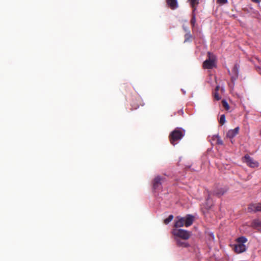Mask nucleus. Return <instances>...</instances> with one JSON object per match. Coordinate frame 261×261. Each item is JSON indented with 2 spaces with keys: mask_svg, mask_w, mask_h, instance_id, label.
Here are the masks:
<instances>
[{
  "mask_svg": "<svg viewBox=\"0 0 261 261\" xmlns=\"http://www.w3.org/2000/svg\"><path fill=\"white\" fill-rule=\"evenodd\" d=\"M195 23H196V15L194 13V12L193 11L192 16V18L191 19V24L192 27H194L195 26Z\"/></svg>",
  "mask_w": 261,
  "mask_h": 261,
  "instance_id": "15",
  "label": "nucleus"
},
{
  "mask_svg": "<svg viewBox=\"0 0 261 261\" xmlns=\"http://www.w3.org/2000/svg\"><path fill=\"white\" fill-rule=\"evenodd\" d=\"M219 89H220L219 86H217L215 89V91L218 92V91L219 90Z\"/></svg>",
  "mask_w": 261,
  "mask_h": 261,
  "instance_id": "23",
  "label": "nucleus"
},
{
  "mask_svg": "<svg viewBox=\"0 0 261 261\" xmlns=\"http://www.w3.org/2000/svg\"><path fill=\"white\" fill-rule=\"evenodd\" d=\"M247 210L248 212L250 213L261 212V203L250 204L248 205Z\"/></svg>",
  "mask_w": 261,
  "mask_h": 261,
  "instance_id": "7",
  "label": "nucleus"
},
{
  "mask_svg": "<svg viewBox=\"0 0 261 261\" xmlns=\"http://www.w3.org/2000/svg\"><path fill=\"white\" fill-rule=\"evenodd\" d=\"M217 3L220 4L224 5L227 3V0H217Z\"/></svg>",
  "mask_w": 261,
  "mask_h": 261,
  "instance_id": "22",
  "label": "nucleus"
},
{
  "mask_svg": "<svg viewBox=\"0 0 261 261\" xmlns=\"http://www.w3.org/2000/svg\"><path fill=\"white\" fill-rule=\"evenodd\" d=\"M260 136H261V129H260Z\"/></svg>",
  "mask_w": 261,
  "mask_h": 261,
  "instance_id": "26",
  "label": "nucleus"
},
{
  "mask_svg": "<svg viewBox=\"0 0 261 261\" xmlns=\"http://www.w3.org/2000/svg\"><path fill=\"white\" fill-rule=\"evenodd\" d=\"M225 122V116L224 115H222L221 116H220V120H219V123L221 124V125H223Z\"/></svg>",
  "mask_w": 261,
  "mask_h": 261,
  "instance_id": "19",
  "label": "nucleus"
},
{
  "mask_svg": "<svg viewBox=\"0 0 261 261\" xmlns=\"http://www.w3.org/2000/svg\"><path fill=\"white\" fill-rule=\"evenodd\" d=\"M208 59L203 63V67L204 69H212L215 66V57L210 52L207 53Z\"/></svg>",
  "mask_w": 261,
  "mask_h": 261,
  "instance_id": "5",
  "label": "nucleus"
},
{
  "mask_svg": "<svg viewBox=\"0 0 261 261\" xmlns=\"http://www.w3.org/2000/svg\"><path fill=\"white\" fill-rule=\"evenodd\" d=\"M164 178L161 176H156L154 178L153 181V188L154 190H156L161 187L162 183L164 181Z\"/></svg>",
  "mask_w": 261,
  "mask_h": 261,
  "instance_id": "8",
  "label": "nucleus"
},
{
  "mask_svg": "<svg viewBox=\"0 0 261 261\" xmlns=\"http://www.w3.org/2000/svg\"><path fill=\"white\" fill-rule=\"evenodd\" d=\"M190 2V4L193 8V12L196 10V6L199 4V0H189Z\"/></svg>",
  "mask_w": 261,
  "mask_h": 261,
  "instance_id": "13",
  "label": "nucleus"
},
{
  "mask_svg": "<svg viewBox=\"0 0 261 261\" xmlns=\"http://www.w3.org/2000/svg\"><path fill=\"white\" fill-rule=\"evenodd\" d=\"M247 239L245 237H241L237 239V244L234 246V251L237 253H241L246 251V247L244 243L247 242Z\"/></svg>",
  "mask_w": 261,
  "mask_h": 261,
  "instance_id": "4",
  "label": "nucleus"
},
{
  "mask_svg": "<svg viewBox=\"0 0 261 261\" xmlns=\"http://www.w3.org/2000/svg\"><path fill=\"white\" fill-rule=\"evenodd\" d=\"M185 37V40L184 43L188 42H191V39L192 38V36L190 34V32L188 31L184 36Z\"/></svg>",
  "mask_w": 261,
  "mask_h": 261,
  "instance_id": "14",
  "label": "nucleus"
},
{
  "mask_svg": "<svg viewBox=\"0 0 261 261\" xmlns=\"http://www.w3.org/2000/svg\"><path fill=\"white\" fill-rule=\"evenodd\" d=\"M173 216L172 215H169L167 218L164 220V224L166 225L169 224L173 220Z\"/></svg>",
  "mask_w": 261,
  "mask_h": 261,
  "instance_id": "16",
  "label": "nucleus"
},
{
  "mask_svg": "<svg viewBox=\"0 0 261 261\" xmlns=\"http://www.w3.org/2000/svg\"><path fill=\"white\" fill-rule=\"evenodd\" d=\"M214 137L216 139V141H217L216 143H217V144H218L219 145H222L223 144V141L221 139V138L218 135L215 136Z\"/></svg>",
  "mask_w": 261,
  "mask_h": 261,
  "instance_id": "18",
  "label": "nucleus"
},
{
  "mask_svg": "<svg viewBox=\"0 0 261 261\" xmlns=\"http://www.w3.org/2000/svg\"><path fill=\"white\" fill-rule=\"evenodd\" d=\"M253 2L258 3L259 2L261 1V0H251Z\"/></svg>",
  "mask_w": 261,
  "mask_h": 261,
  "instance_id": "24",
  "label": "nucleus"
},
{
  "mask_svg": "<svg viewBox=\"0 0 261 261\" xmlns=\"http://www.w3.org/2000/svg\"><path fill=\"white\" fill-rule=\"evenodd\" d=\"M244 162H245L248 166L251 167H256L258 166L257 162L254 161L252 158L248 155H245L244 156Z\"/></svg>",
  "mask_w": 261,
  "mask_h": 261,
  "instance_id": "6",
  "label": "nucleus"
},
{
  "mask_svg": "<svg viewBox=\"0 0 261 261\" xmlns=\"http://www.w3.org/2000/svg\"><path fill=\"white\" fill-rule=\"evenodd\" d=\"M214 97L215 99L217 100H219L221 99V97L219 96L218 94V92L214 91Z\"/></svg>",
  "mask_w": 261,
  "mask_h": 261,
  "instance_id": "21",
  "label": "nucleus"
},
{
  "mask_svg": "<svg viewBox=\"0 0 261 261\" xmlns=\"http://www.w3.org/2000/svg\"><path fill=\"white\" fill-rule=\"evenodd\" d=\"M174 240L176 242V245L178 247L186 248L189 246V243L186 242V240L180 239L178 238H174Z\"/></svg>",
  "mask_w": 261,
  "mask_h": 261,
  "instance_id": "9",
  "label": "nucleus"
},
{
  "mask_svg": "<svg viewBox=\"0 0 261 261\" xmlns=\"http://www.w3.org/2000/svg\"><path fill=\"white\" fill-rule=\"evenodd\" d=\"M185 135V129L180 127H176L169 135L170 143L174 146L175 145L184 137Z\"/></svg>",
  "mask_w": 261,
  "mask_h": 261,
  "instance_id": "1",
  "label": "nucleus"
},
{
  "mask_svg": "<svg viewBox=\"0 0 261 261\" xmlns=\"http://www.w3.org/2000/svg\"><path fill=\"white\" fill-rule=\"evenodd\" d=\"M252 226H261V222H260L258 220H254L252 222Z\"/></svg>",
  "mask_w": 261,
  "mask_h": 261,
  "instance_id": "20",
  "label": "nucleus"
},
{
  "mask_svg": "<svg viewBox=\"0 0 261 261\" xmlns=\"http://www.w3.org/2000/svg\"><path fill=\"white\" fill-rule=\"evenodd\" d=\"M172 233L175 238H178L184 240H188L191 236L190 231L182 229H173Z\"/></svg>",
  "mask_w": 261,
  "mask_h": 261,
  "instance_id": "3",
  "label": "nucleus"
},
{
  "mask_svg": "<svg viewBox=\"0 0 261 261\" xmlns=\"http://www.w3.org/2000/svg\"><path fill=\"white\" fill-rule=\"evenodd\" d=\"M194 221V217L191 215H188L185 217H177L174 222V226L175 228L181 227L184 226L189 227L191 226Z\"/></svg>",
  "mask_w": 261,
  "mask_h": 261,
  "instance_id": "2",
  "label": "nucleus"
},
{
  "mask_svg": "<svg viewBox=\"0 0 261 261\" xmlns=\"http://www.w3.org/2000/svg\"><path fill=\"white\" fill-rule=\"evenodd\" d=\"M167 5L171 10L176 9L178 7L177 0H166Z\"/></svg>",
  "mask_w": 261,
  "mask_h": 261,
  "instance_id": "10",
  "label": "nucleus"
},
{
  "mask_svg": "<svg viewBox=\"0 0 261 261\" xmlns=\"http://www.w3.org/2000/svg\"><path fill=\"white\" fill-rule=\"evenodd\" d=\"M239 129V127H237L234 129L228 130L226 134L227 138L229 139H232L237 135L238 134Z\"/></svg>",
  "mask_w": 261,
  "mask_h": 261,
  "instance_id": "11",
  "label": "nucleus"
},
{
  "mask_svg": "<svg viewBox=\"0 0 261 261\" xmlns=\"http://www.w3.org/2000/svg\"><path fill=\"white\" fill-rule=\"evenodd\" d=\"M222 104L223 107L225 108V110H229V105L225 100H222Z\"/></svg>",
  "mask_w": 261,
  "mask_h": 261,
  "instance_id": "17",
  "label": "nucleus"
},
{
  "mask_svg": "<svg viewBox=\"0 0 261 261\" xmlns=\"http://www.w3.org/2000/svg\"><path fill=\"white\" fill-rule=\"evenodd\" d=\"M258 71L259 72V73L261 74V68L258 67Z\"/></svg>",
  "mask_w": 261,
  "mask_h": 261,
  "instance_id": "25",
  "label": "nucleus"
},
{
  "mask_svg": "<svg viewBox=\"0 0 261 261\" xmlns=\"http://www.w3.org/2000/svg\"><path fill=\"white\" fill-rule=\"evenodd\" d=\"M227 191V188H216L213 191V194L215 195L218 197L223 195Z\"/></svg>",
  "mask_w": 261,
  "mask_h": 261,
  "instance_id": "12",
  "label": "nucleus"
}]
</instances>
